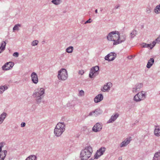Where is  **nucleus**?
<instances>
[{
	"instance_id": "nucleus-30",
	"label": "nucleus",
	"mask_w": 160,
	"mask_h": 160,
	"mask_svg": "<svg viewBox=\"0 0 160 160\" xmlns=\"http://www.w3.org/2000/svg\"><path fill=\"white\" fill-rule=\"evenodd\" d=\"M73 50V48L72 46H70L66 50V52L68 53H71L72 52Z\"/></svg>"
},
{
	"instance_id": "nucleus-6",
	"label": "nucleus",
	"mask_w": 160,
	"mask_h": 160,
	"mask_svg": "<svg viewBox=\"0 0 160 160\" xmlns=\"http://www.w3.org/2000/svg\"><path fill=\"white\" fill-rule=\"evenodd\" d=\"M146 92L142 91L139 92L134 97L133 100L136 102H139L144 100L146 98Z\"/></svg>"
},
{
	"instance_id": "nucleus-17",
	"label": "nucleus",
	"mask_w": 160,
	"mask_h": 160,
	"mask_svg": "<svg viewBox=\"0 0 160 160\" xmlns=\"http://www.w3.org/2000/svg\"><path fill=\"white\" fill-rule=\"evenodd\" d=\"M126 38V35L125 34H122L120 36V34L119 33V39H118V42L116 43L115 44H118L122 42H124L125 41Z\"/></svg>"
},
{
	"instance_id": "nucleus-49",
	"label": "nucleus",
	"mask_w": 160,
	"mask_h": 160,
	"mask_svg": "<svg viewBox=\"0 0 160 160\" xmlns=\"http://www.w3.org/2000/svg\"><path fill=\"white\" fill-rule=\"evenodd\" d=\"M122 159V158H121L119 157V160H121V159Z\"/></svg>"
},
{
	"instance_id": "nucleus-29",
	"label": "nucleus",
	"mask_w": 160,
	"mask_h": 160,
	"mask_svg": "<svg viewBox=\"0 0 160 160\" xmlns=\"http://www.w3.org/2000/svg\"><path fill=\"white\" fill-rule=\"evenodd\" d=\"M51 2L55 5H59L62 2L61 0H52Z\"/></svg>"
},
{
	"instance_id": "nucleus-14",
	"label": "nucleus",
	"mask_w": 160,
	"mask_h": 160,
	"mask_svg": "<svg viewBox=\"0 0 160 160\" xmlns=\"http://www.w3.org/2000/svg\"><path fill=\"white\" fill-rule=\"evenodd\" d=\"M112 86V84L111 82H108L104 86L103 88L101 89V91L103 92H108Z\"/></svg>"
},
{
	"instance_id": "nucleus-46",
	"label": "nucleus",
	"mask_w": 160,
	"mask_h": 160,
	"mask_svg": "<svg viewBox=\"0 0 160 160\" xmlns=\"http://www.w3.org/2000/svg\"><path fill=\"white\" fill-rule=\"evenodd\" d=\"M132 56H130L128 57V59H131L132 58Z\"/></svg>"
},
{
	"instance_id": "nucleus-21",
	"label": "nucleus",
	"mask_w": 160,
	"mask_h": 160,
	"mask_svg": "<svg viewBox=\"0 0 160 160\" xmlns=\"http://www.w3.org/2000/svg\"><path fill=\"white\" fill-rule=\"evenodd\" d=\"M7 116V114L3 112L0 115V124H2L4 121V119L6 118Z\"/></svg>"
},
{
	"instance_id": "nucleus-38",
	"label": "nucleus",
	"mask_w": 160,
	"mask_h": 160,
	"mask_svg": "<svg viewBox=\"0 0 160 160\" xmlns=\"http://www.w3.org/2000/svg\"><path fill=\"white\" fill-rule=\"evenodd\" d=\"M138 91H139L137 89V88H136V87L135 88H132V92H133L136 93L137 92H138Z\"/></svg>"
},
{
	"instance_id": "nucleus-25",
	"label": "nucleus",
	"mask_w": 160,
	"mask_h": 160,
	"mask_svg": "<svg viewBox=\"0 0 160 160\" xmlns=\"http://www.w3.org/2000/svg\"><path fill=\"white\" fill-rule=\"evenodd\" d=\"M37 157L35 155H30L25 160H37Z\"/></svg>"
},
{
	"instance_id": "nucleus-22",
	"label": "nucleus",
	"mask_w": 160,
	"mask_h": 160,
	"mask_svg": "<svg viewBox=\"0 0 160 160\" xmlns=\"http://www.w3.org/2000/svg\"><path fill=\"white\" fill-rule=\"evenodd\" d=\"M154 133L157 136H160V127L156 126L154 131Z\"/></svg>"
},
{
	"instance_id": "nucleus-23",
	"label": "nucleus",
	"mask_w": 160,
	"mask_h": 160,
	"mask_svg": "<svg viewBox=\"0 0 160 160\" xmlns=\"http://www.w3.org/2000/svg\"><path fill=\"white\" fill-rule=\"evenodd\" d=\"M137 34V32L135 29H133L130 33V37L132 39L134 38Z\"/></svg>"
},
{
	"instance_id": "nucleus-3",
	"label": "nucleus",
	"mask_w": 160,
	"mask_h": 160,
	"mask_svg": "<svg viewBox=\"0 0 160 160\" xmlns=\"http://www.w3.org/2000/svg\"><path fill=\"white\" fill-rule=\"evenodd\" d=\"M92 152V148L90 146L86 147L81 152L80 157L81 160H87L90 158Z\"/></svg>"
},
{
	"instance_id": "nucleus-10",
	"label": "nucleus",
	"mask_w": 160,
	"mask_h": 160,
	"mask_svg": "<svg viewBox=\"0 0 160 160\" xmlns=\"http://www.w3.org/2000/svg\"><path fill=\"white\" fill-rule=\"evenodd\" d=\"M116 56L117 54L116 53L111 52L105 57V59L109 61H112L116 58Z\"/></svg>"
},
{
	"instance_id": "nucleus-24",
	"label": "nucleus",
	"mask_w": 160,
	"mask_h": 160,
	"mask_svg": "<svg viewBox=\"0 0 160 160\" xmlns=\"http://www.w3.org/2000/svg\"><path fill=\"white\" fill-rule=\"evenodd\" d=\"M153 160H160V152H156L153 157Z\"/></svg>"
},
{
	"instance_id": "nucleus-1",
	"label": "nucleus",
	"mask_w": 160,
	"mask_h": 160,
	"mask_svg": "<svg viewBox=\"0 0 160 160\" xmlns=\"http://www.w3.org/2000/svg\"><path fill=\"white\" fill-rule=\"evenodd\" d=\"M45 90L43 88H38L35 89L32 94L36 103L38 104L41 102L42 99L44 97Z\"/></svg>"
},
{
	"instance_id": "nucleus-11",
	"label": "nucleus",
	"mask_w": 160,
	"mask_h": 160,
	"mask_svg": "<svg viewBox=\"0 0 160 160\" xmlns=\"http://www.w3.org/2000/svg\"><path fill=\"white\" fill-rule=\"evenodd\" d=\"M102 128V124L101 123H96L92 128V131L94 132H98L101 131Z\"/></svg>"
},
{
	"instance_id": "nucleus-7",
	"label": "nucleus",
	"mask_w": 160,
	"mask_h": 160,
	"mask_svg": "<svg viewBox=\"0 0 160 160\" xmlns=\"http://www.w3.org/2000/svg\"><path fill=\"white\" fill-rule=\"evenodd\" d=\"M99 69V67L98 66L92 67L90 71L89 77L91 78L95 77L98 74V71Z\"/></svg>"
},
{
	"instance_id": "nucleus-26",
	"label": "nucleus",
	"mask_w": 160,
	"mask_h": 160,
	"mask_svg": "<svg viewBox=\"0 0 160 160\" xmlns=\"http://www.w3.org/2000/svg\"><path fill=\"white\" fill-rule=\"evenodd\" d=\"M8 88V87L6 85L1 86L0 87V94H2L5 90Z\"/></svg>"
},
{
	"instance_id": "nucleus-37",
	"label": "nucleus",
	"mask_w": 160,
	"mask_h": 160,
	"mask_svg": "<svg viewBox=\"0 0 160 160\" xmlns=\"http://www.w3.org/2000/svg\"><path fill=\"white\" fill-rule=\"evenodd\" d=\"M156 43H157L155 41H153L152 42L153 45H151V47L150 48V49H152L155 46V44Z\"/></svg>"
},
{
	"instance_id": "nucleus-32",
	"label": "nucleus",
	"mask_w": 160,
	"mask_h": 160,
	"mask_svg": "<svg viewBox=\"0 0 160 160\" xmlns=\"http://www.w3.org/2000/svg\"><path fill=\"white\" fill-rule=\"evenodd\" d=\"M21 26V25L19 24L15 25L13 28V31L18 30H19V27Z\"/></svg>"
},
{
	"instance_id": "nucleus-33",
	"label": "nucleus",
	"mask_w": 160,
	"mask_h": 160,
	"mask_svg": "<svg viewBox=\"0 0 160 160\" xmlns=\"http://www.w3.org/2000/svg\"><path fill=\"white\" fill-rule=\"evenodd\" d=\"M38 43V41L37 40H35L32 41L31 43V45L33 46H34L37 45Z\"/></svg>"
},
{
	"instance_id": "nucleus-2",
	"label": "nucleus",
	"mask_w": 160,
	"mask_h": 160,
	"mask_svg": "<svg viewBox=\"0 0 160 160\" xmlns=\"http://www.w3.org/2000/svg\"><path fill=\"white\" fill-rule=\"evenodd\" d=\"M65 130V124L64 122H59L56 125L54 131L55 135L58 137L60 136Z\"/></svg>"
},
{
	"instance_id": "nucleus-42",
	"label": "nucleus",
	"mask_w": 160,
	"mask_h": 160,
	"mask_svg": "<svg viewBox=\"0 0 160 160\" xmlns=\"http://www.w3.org/2000/svg\"><path fill=\"white\" fill-rule=\"evenodd\" d=\"M84 73V71L82 70H81L79 71V74L82 75Z\"/></svg>"
},
{
	"instance_id": "nucleus-28",
	"label": "nucleus",
	"mask_w": 160,
	"mask_h": 160,
	"mask_svg": "<svg viewBox=\"0 0 160 160\" xmlns=\"http://www.w3.org/2000/svg\"><path fill=\"white\" fill-rule=\"evenodd\" d=\"M159 11H160V4L157 5L154 9V12L156 14H158L160 13Z\"/></svg>"
},
{
	"instance_id": "nucleus-15",
	"label": "nucleus",
	"mask_w": 160,
	"mask_h": 160,
	"mask_svg": "<svg viewBox=\"0 0 160 160\" xmlns=\"http://www.w3.org/2000/svg\"><path fill=\"white\" fill-rule=\"evenodd\" d=\"M4 143L3 142L0 143V155L3 157V158H5L7 152L6 150L2 151V148L4 146Z\"/></svg>"
},
{
	"instance_id": "nucleus-48",
	"label": "nucleus",
	"mask_w": 160,
	"mask_h": 160,
	"mask_svg": "<svg viewBox=\"0 0 160 160\" xmlns=\"http://www.w3.org/2000/svg\"><path fill=\"white\" fill-rule=\"evenodd\" d=\"M3 51H2V50L1 49V48H0V53H1V52H2Z\"/></svg>"
},
{
	"instance_id": "nucleus-39",
	"label": "nucleus",
	"mask_w": 160,
	"mask_h": 160,
	"mask_svg": "<svg viewBox=\"0 0 160 160\" xmlns=\"http://www.w3.org/2000/svg\"><path fill=\"white\" fill-rule=\"evenodd\" d=\"M155 41L157 42V43H159L160 42V36H159L155 40Z\"/></svg>"
},
{
	"instance_id": "nucleus-36",
	"label": "nucleus",
	"mask_w": 160,
	"mask_h": 160,
	"mask_svg": "<svg viewBox=\"0 0 160 160\" xmlns=\"http://www.w3.org/2000/svg\"><path fill=\"white\" fill-rule=\"evenodd\" d=\"M84 95V92L82 90H80L79 93V96H83Z\"/></svg>"
},
{
	"instance_id": "nucleus-40",
	"label": "nucleus",
	"mask_w": 160,
	"mask_h": 160,
	"mask_svg": "<svg viewBox=\"0 0 160 160\" xmlns=\"http://www.w3.org/2000/svg\"><path fill=\"white\" fill-rule=\"evenodd\" d=\"M13 55L14 56H15V57H18V55H19V53L18 52H14L13 54Z\"/></svg>"
},
{
	"instance_id": "nucleus-16",
	"label": "nucleus",
	"mask_w": 160,
	"mask_h": 160,
	"mask_svg": "<svg viewBox=\"0 0 160 160\" xmlns=\"http://www.w3.org/2000/svg\"><path fill=\"white\" fill-rule=\"evenodd\" d=\"M101 113V111L99 108L95 109L94 111L91 112L89 114V116H93L95 117L99 115Z\"/></svg>"
},
{
	"instance_id": "nucleus-35",
	"label": "nucleus",
	"mask_w": 160,
	"mask_h": 160,
	"mask_svg": "<svg viewBox=\"0 0 160 160\" xmlns=\"http://www.w3.org/2000/svg\"><path fill=\"white\" fill-rule=\"evenodd\" d=\"M143 48H150L151 47V44H149L145 43H143Z\"/></svg>"
},
{
	"instance_id": "nucleus-34",
	"label": "nucleus",
	"mask_w": 160,
	"mask_h": 160,
	"mask_svg": "<svg viewBox=\"0 0 160 160\" xmlns=\"http://www.w3.org/2000/svg\"><path fill=\"white\" fill-rule=\"evenodd\" d=\"M146 12L148 14H149L151 12L150 7H147L146 9Z\"/></svg>"
},
{
	"instance_id": "nucleus-8",
	"label": "nucleus",
	"mask_w": 160,
	"mask_h": 160,
	"mask_svg": "<svg viewBox=\"0 0 160 160\" xmlns=\"http://www.w3.org/2000/svg\"><path fill=\"white\" fill-rule=\"evenodd\" d=\"M14 65V63L12 62H7L2 67V69L4 71H7L11 69Z\"/></svg>"
},
{
	"instance_id": "nucleus-18",
	"label": "nucleus",
	"mask_w": 160,
	"mask_h": 160,
	"mask_svg": "<svg viewBox=\"0 0 160 160\" xmlns=\"http://www.w3.org/2000/svg\"><path fill=\"white\" fill-rule=\"evenodd\" d=\"M103 96L102 94H99L94 98V101L95 103H98L103 100Z\"/></svg>"
},
{
	"instance_id": "nucleus-12",
	"label": "nucleus",
	"mask_w": 160,
	"mask_h": 160,
	"mask_svg": "<svg viewBox=\"0 0 160 160\" xmlns=\"http://www.w3.org/2000/svg\"><path fill=\"white\" fill-rule=\"evenodd\" d=\"M132 140L131 137H130L126 138L124 140L122 141L120 144L121 148L126 146L128 144L130 143Z\"/></svg>"
},
{
	"instance_id": "nucleus-31",
	"label": "nucleus",
	"mask_w": 160,
	"mask_h": 160,
	"mask_svg": "<svg viewBox=\"0 0 160 160\" xmlns=\"http://www.w3.org/2000/svg\"><path fill=\"white\" fill-rule=\"evenodd\" d=\"M143 86V84L142 83H138L135 85V87L139 91L140 90V88Z\"/></svg>"
},
{
	"instance_id": "nucleus-41",
	"label": "nucleus",
	"mask_w": 160,
	"mask_h": 160,
	"mask_svg": "<svg viewBox=\"0 0 160 160\" xmlns=\"http://www.w3.org/2000/svg\"><path fill=\"white\" fill-rule=\"evenodd\" d=\"M91 22V19L89 18L88 20L86 21L85 22V24H87V23H90Z\"/></svg>"
},
{
	"instance_id": "nucleus-47",
	"label": "nucleus",
	"mask_w": 160,
	"mask_h": 160,
	"mask_svg": "<svg viewBox=\"0 0 160 160\" xmlns=\"http://www.w3.org/2000/svg\"><path fill=\"white\" fill-rule=\"evenodd\" d=\"M95 12L96 13H98V10L97 9H96L95 10Z\"/></svg>"
},
{
	"instance_id": "nucleus-20",
	"label": "nucleus",
	"mask_w": 160,
	"mask_h": 160,
	"mask_svg": "<svg viewBox=\"0 0 160 160\" xmlns=\"http://www.w3.org/2000/svg\"><path fill=\"white\" fill-rule=\"evenodd\" d=\"M119 114L118 113H116L115 114L113 115L112 116L111 118L108 121V123H112L118 117Z\"/></svg>"
},
{
	"instance_id": "nucleus-27",
	"label": "nucleus",
	"mask_w": 160,
	"mask_h": 160,
	"mask_svg": "<svg viewBox=\"0 0 160 160\" xmlns=\"http://www.w3.org/2000/svg\"><path fill=\"white\" fill-rule=\"evenodd\" d=\"M6 44V43L5 41H3L1 42L0 48L2 50V51H4L5 50Z\"/></svg>"
},
{
	"instance_id": "nucleus-9",
	"label": "nucleus",
	"mask_w": 160,
	"mask_h": 160,
	"mask_svg": "<svg viewBox=\"0 0 160 160\" xmlns=\"http://www.w3.org/2000/svg\"><path fill=\"white\" fill-rule=\"evenodd\" d=\"M106 150L105 148L102 147L98 150L94 155V158L95 159L98 158L100 156L102 155Z\"/></svg>"
},
{
	"instance_id": "nucleus-43",
	"label": "nucleus",
	"mask_w": 160,
	"mask_h": 160,
	"mask_svg": "<svg viewBox=\"0 0 160 160\" xmlns=\"http://www.w3.org/2000/svg\"><path fill=\"white\" fill-rule=\"evenodd\" d=\"M25 125H26V123L25 122H22L21 124V126L22 127H25Z\"/></svg>"
},
{
	"instance_id": "nucleus-4",
	"label": "nucleus",
	"mask_w": 160,
	"mask_h": 160,
	"mask_svg": "<svg viewBox=\"0 0 160 160\" xmlns=\"http://www.w3.org/2000/svg\"><path fill=\"white\" fill-rule=\"evenodd\" d=\"M107 37L108 40L114 42L113 45H117L118 44L115 43L118 42L119 32L117 31L111 32L108 34Z\"/></svg>"
},
{
	"instance_id": "nucleus-13",
	"label": "nucleus",
	"mask_w": 160,
	"mask_h": 160,
	"mask_svg": "<svg viewBox=\"0 0 160 160\" xmlns=\"http://www.w3.org/2000/svg\"><path fill=\"white\" fill-rule=\"evenodd\" d=\"M32 81L34 84H37L38 82V78L37 73L35 72H32L31 75Z\"/></svg>"
},
{
	"instance_id": "nucleus-44",
	"label": "nucleus",
	"mask_w": 160,
	"mask_h": 160,
	"mask_svg": "<svg viewBox=\"0 0 160 160\" xmlns=\"http://www.w3.org/2000/svg\"><path fill=\"white\" fill-rule=\"evenodd\" d=\"M5 158H3V157L0 155V160H4Z\"/></svg>"
},
{
	"instance_id": "nucleus-19",
	"label": "nucleus",
	"mask_w": 160,
	"mask_h": 160,
	"mask_svg": "<svg viewBox=\"0 0 160 160\" xmlns=\"http://www.w3.org/2000/svg\"><path fill=\"white\" fill-rule=\"evenodd\" d=\"M154 58H151L148 61L146 67L148 68H150L154 64Z\"/></svg>"
},
{
	"instance_id": "nucleus-5",
	"label": "nucleus",
	"mask_w": 160,
	"mask_h": 160,
	"mask_svg": "<svg viewBox=\"0 0 160 160\" xmlns=\"http://www.w3.org/2000/svg\"><path fill=\"white\" fill-rule=\"evenodd\" d=\"M68 77V72L66 69L62 68L58 71V78L59 80H65L67 79Z\"/></svg>"
},
{
	"instance_id": "nucleus-45",
	"label": "nucleus",
	"mask_w": 160,
	"mask_h": 160,
	"mask_svg": "<svg viewBox=\"0 0 160 160\" xmlns=\"http://www.w3.org/2000/svg\"><path fill=\"white\" fill-rule=\"evenodd\" d=\"M120 7V5H118L116 6L115 7V9H117L119 7Z\"/></svg>"
}]
</instances>
